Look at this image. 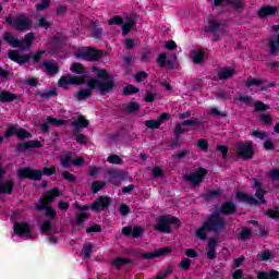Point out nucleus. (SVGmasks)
<instances>
[{"label": "nucleus", "mask_w": 279, "mask_h": 279, "mask_svg": "<svg viewBox=\"0 0 279 279\" xmlns=\"http://www.w3.org/2000/svg\"><path fill=\"white\" fill-rule=\"evenodd\" d=\"M51 221L45 220L40 226V231L43 234H49V232H51Z\"/></svg>", "instance_id": "052dcab7"}, {"label": "nucleus", "mask_w": 279, "mask_h": 279, "mask_svg": "<svg viewBox=\"0 0 279 279\" xmlns=\"http://www.w3.org/2000/svg\"><path fill=\"white\" fill-rule=\"evenodd\" d=\"M70 71L72 73H76L77 75H83V73H84V65L82 63L75 62V63L72 64Z\"/></svg>", "instance_id": "603ef678"}, {"label": "nucleus", "mask_w": 279, "mask_h": 279, "mask_svg": "<svg viewBox=\"0 0 279 279\" xmlns=\"http://www.w3.org/2000/svg\"><path fill=\"white\" fill-rule=\"evenodd\" d=\"M112 265H114V267H123L124 265H134V260L125 257H117L112 262Z\"/></svg>", "instance_id": "4c0bfd02"}, {"label": "nucleus", "mask_w": 279, "mask_h": 279, "mask_svg": "<svg viewBox=\"0 0 279 279\" xmlns=\"http://www.w3.org/2000/svg\"><path fill=\"white\" fill-rule=\"evenodd\" d=\"M56 197H60V189L53 187L50 191H47L37 204L39 206H49L56 202Z\"/></svg>", "instance_id": "2eb2a0df"}, {"label": "nucleus", "mask_w": 279, "mask_h": 279, "mask_svg": "<svg viewBox=\"0 0 279 279\" xmlns=\"http://www.w3.org/2000/svg\"><path fill=\"white\" fill-rule=\"evenodd\" d=\"M90 125V122L84 116H78L76 120L72 121V126L73 128H88Z\"/></svg>", "instance_id": "f704fd0d"}, {"label": "nucleus", "mask_w": 279, "mask_h": 279, "mask_svg": "<svg viewBox=\"0 0 279 279\" xmlns=\"http://www.w3.org/2000/svg\"><path fill=\"white\" fill-rule=\"evenodd\" d=\"M7 25H11L16 32H27L32 27V20L25 15H20L17 17L8 16L5 17Z\"/></svg>", "instance_id": "423d86ee"}, {"label": "nucleus", "mask_w": 279, "mask_h": 279, "mask_svg": "<svg viewBox=\"0 0 279 279\" xmlns=\"http://www.w3.org/2000/svg\"><path fill=\"white\" fill-rule=\"evenodd\" d=\"M124 112H129L130 114H134V112H138L141 110V104L136 101H131L129 104L122 105Z\"/></svg>", "instance_id": "473e14b6"}, {"label": "nucleus", "mask_w": 279, "mask_h": 279, "mask_svg": "<svg viewBox=\"0 0 279 279\" xmlns=\"http://www.w3.org/2000/svg\"><path fill=\"white\" fill-rule=\"evenodd\" d=\"M234 76V69L225 68L222 71L218 72V80H230Z\"/></svg>", "instance_id": "c9c22d12"}, {"label": "nucleus", "mask_w": 279, "mask_h": 279, "mask_svg": "<svg viewBox=\"0 0 279 279\" xmlns=\"http://www.w3.org/2000/svg\"><path fill=\"white\" fill-rule=\"evenodd\" d=\"M253 189H255V197L250 196L248 194L244 192H236L235 197L238 202H244L245 204H248L250 206H258V204H267V201L265 199V195H267V191L263 189V183H260L257 179H255ZM259 199V202H258Z\"/></svg>", "instance_id": "f03ea898"}, {"label": "nucleus", "mask_w": 279, "mask_h": 279, "mask_svg": "<svg viewBox=\"0 0 279 279\" xmlns=\"http://www.w3.org/2000/svg\"><path fill=\"white\" fill-rule=\"evenodd\" d=\"M16 136L20 141H25V138H32V134L29 131L23 128H16L14 125H9L7 131L4 132V138H10L12 136Z\"/></svg>", "instance_id": "f8f14e48"}, {"label": "nucleus", "mask_w": 279, "mask_h": 279, "mask_svg": "<svg viewBox=\"0 0 279 279\" xmlns=\"http://www.w3.org/2000/svg\"><path fill=\"white\" fill-rule=\"evenodd\" d=\"M221 197V191L210 190L205 194V199H219Z\"/></svg>", "instance_id": "09e8293b"}, {"label": "nucleus", "mask_w": 279, "mask_h": 279, "mask_svg": "<svg viewBox=\"0 0 279 279\" xmlns=\"http://www.w3.org/2000/svg\"><path fill=\"white\" fill-rule=\"evenodd\" d=\"M278 12V7L265 5L257 12L259 19H266V16H274Z\"/></svg>", "instance_id": "393cba45"}, {"label": "nucleus", "mask_w": 279, "mask_h": 279, "mask_svg": "<svg viewBox=\"0 0 279 279\" xmlns=\"http://www.w3.org/2000/svg\"><path fill=\"white\" fill-rule=\"evenodd\" d=\"M173 250L171 247H161L155 252L143 253L140 248H131L129 250L130 256L133 258H143L144 260H154V258H160V256H167V254H171Z\"/></svg>", "instance_id": "39448f33"}, {"label": "nucleus", "mask_w": 279, "mask_h": 279, "mask_svg": "<svg viewBox=\"0 0 279 279\" xmlns=\"http://www.w3.org/2000/svg\"><path fill=\"white\" fill-rule=\"evenodd\" d=\"M112 204V198L110 196H98L96 201L92 204L90 209L94 213H101V210H108Z\"/></svg>", "instance_id": "4468645a"}, {"label": "nucleus", "mask_w": 279, "mask_h": 279, "mask_svg": "<svg viewBox=\"0 0 279 279\" xmlns=\"http://www.w3.org/2000/svg\"><path fill=\"white\" fill-rule=\"evenodd\" d=\"M46 51L45 50H39L37 52H31L29 56L31 58H33V63L34 64H38V62H40L43 56H45Z\"/></svg>", "instance_id": "864d4df0"}, {"label": "nucleus", "mask_w": 279, "mask_h": 279, "mask_svg": "<svg viewBox=\"0 0 279 279\" xmlns=\"http://www.w3.org/2000/svg\"><path fill=\"white\" fill-rule=\"evenodd\" d=\"M20 180H32L33 182H40L43 180V170L33 169L32 167H24L17 170Z\"/></svg>", "instance_id": "6e6552de"}, {"label": "nucleus", "mask_w": 279, "mask_h": 279, "mask_svg": "<svg viewBox=\"0 0 279 279\" xmlns=\"http://www.w3.org/2000/svg\"><path fill=\"white\" fill-rule=\"evenodd\" d=\"M8 56L12 62H16V64H27V62L32 60V54L22 56L17 50H9Z\"/></svg>", "instance_id": "a211bd4d"}, {"label": "nucleus", "mask_w": 279, "mask_h": 279, "mask_svg": "<svg viewBox=\"0 0 279 279\" xmlns=\"http://www.w3.org/2000/svg\"><path fill=\"white\" fill-rule=\"evenodd\" d=\"M36 37L34 36V33H28L24 36V39L20 40L19 38L12 36L10 32H5L3 34V40L4 43H8L10 47H13L14 49L19 48L22 49V51H28V49L34 45V39Z\"/></svg>", "instance_id": "7ed1b4c3"}, {"label": "nucleus", "mask_w": 279, "mask_h": 279, "mask_svg": "<svg viewBox=\"0 0 279 279\" xmlns=\"http://www.w3.org/2000/svg\"><path fill=\"white\" fill-rule=\"evenodd\" d=\"M226 226H228L226 219L221 217L219 211L214 210L205 218L202 226L195 231V236L199 241H208V232L219 234V232H223V230H226Z\"/></svg>", "instance_id": "f257e3e1"}, {"label": "nucleus", "mask_w": 279, "mask_h": 279, "mask_svg": "<svg viewBox=\"0 0 279 279\" xmlns=\"http://www.w3.org/2000/svg\"><path fill=\"white\" fill-rule=\"evenodd\" d=\"M101 56H104V51L93 47H87L85 50H77L75 53V58L85 60L86 62H98Z\"/></svg>", "instance_id": "0eeeda50"}, {"label": "nucleus", "mask_w": 279, "mask_h": 279, "mask_svg": "<svg viewBox=\"0 0 279 279\" xmlns=\"http://www.w3.org/2000/svg\"><path fill=\"white\" fill-rule=\"evenodd\" d=\"M43 143L40 141L20 142L16 145V151H28V149H40Z\"/></svg>", "instance_id": "6ab92c4d"}, {"label": "nucleus", "mask_w": 279, "mask_h": 279, "mask_svg": "<svg viewBox=\"0 0 279 279\" xmlns=\"http://www.w3.org/2000/svg\"><path fill=\"white\" fill-rule=\"evenodd\" d=\"M107 162H109V165H123V159L117 154H111L108 156Z\"/></svg>", "instance_id": "de8ad7c7"}, {"label": "nucleus", "mask_w": 279, "mask_h": 279, "mask_svg": "<svg viewBox=\"0 0 279 279\" xmlns=\"http://www.w3.org/2000/svg\"><path fill=\"white\" fill-rule=\"evenodd\" d=\"M19 99V95L10 93L8 90H2L0 93V101L1 104H10L12 101H16Z\"/></svg>", "instance_id": "bb28decb"}, {"label": "nucleus", "mask_w": 279, "mask_h": 279, "mask_svg": "<svg viewBox=\"0 0 279 279\" xmlns=\"http://www.w3.org/2000/svg\"><path fill=\"white\" fill-rule=\"evenodd\" d=\"M264 82V80L251 78L246 81V87L252 88V86H260Z\"/></svg>", "instance_id": "69168bd1"}, {"label": "nucleus", "mask_w": 279, "mask_h": 279, "mask_svg": "<svg viewBox=\"0 0 279 279\" xmlns=\"http://www.w3.org/2000/svg\"><path fill=\"white\" fill-rule=\"evenodd\" d=\"M170 116L169 113H161L157 120H146L144 121V125L149 130H160V125L165 123V121H169Z\"/></svg>", "instance_id": "dca6fc26"}, {"label": "nucleus", "mask_w": 279, "mask_h": 279, "mask_svg": "<svg viewBox=\"0 0 279 279\" xmlns=\"http://www.w3.org/2000/svg\"><path fill=\"white\" fill-rule=\"evenodd\" d=\"M93 97V92L89 88H83L76 92L75 99L76 101H86Z\"/></svg>", "instance_id": "c85d7f7f"}, {"label": "nucleus", "mask_w": 279, "mask_h": 279, "mask_svg": "<svg viewBox=\"0 0 279 279\" xmlns=\"http://www.w3.org/2000/svg\"><path fill=\"white\" fill-rule=\"evenodd\" d=\"M239 241H247V239H252V229L242 228L241 232L238 235Z\"/></svg>", "instance_id": "a19ab883"}, {"label": "nucleus", "mask_w": 279, "mask_h": 279, "mask_svg": "<svg viewBox=\"0 0 279 279\" xmlns=\"http://www.w3.org/2000/svg\"><path fill=\"white\" fill-rule=\"evenodd\" d=\"M257 256L262 263H267V260H271L274 258V254H271V251L269 250L258 253Z\"/></svg>", "instance_id": "c03bdc74"}, {"label": "nucleus", "mask_w": 279, "mask_h": 279, "mask_svg": "<svg viewBox=\"0 0 279 279\" xmlns=\"http://www.w3.org/2000/svg\"><path fill=\"white\" fill-rule=\"evenodd\" d=\"M75 217H76V226H78V228H82L84 221L88 219V214L86 213L75 214Z\"/></svg>", "instance_id": "13d9d810"}, {"label": "nucleus", "mask_w": 279, "mask_h": 279, "mask_svg": "<svg viewBox=\"0 0 279 279\" xmlns=\"http://www.w3.org/2000/svg\"><path fill=\"white\" fill-rule=\"evenodd\" d=\"M108 25H123V17L114 15L108 21Z\"/></svg>", "instance_id": "774afa93"}, {"label": "nucleus", "mask_w": 279, "mask_h": 279, "mask_svg": "<svg viewBox=\"0 0 279 279\" xmlns=\"http://www.w3.org/2000/svg\"><path fill=\"white\" fill-rule=\"evenodd\" d=\"M278 278H279V271L276 269L257 272V279H278Z\"/></svg>", "instance_id": "2f4dec72"}, {"label": "nucleus", "mask_w": 279, "mask_h": 279, "mask_svg": "<svg viewBox=\"0 0 279 279\" xmlns=\"http://www.w3.org/2000/svg\"><path fill=\"white\" fill-rule=\"evenodd\" d=\"M107 177L109 182H111V184H114V186H119V184H121L123 180H128V173L125 172V170L121 169L107 170Z\"/></svg>", "instance_id": "ddd939ff"}, {"label": "nucleus", "mask_w": 279, "mask_h": 279, "mask_svg": "<svg viewBox=\"0 0 279 279\" xmlns=\"http://www.w3.org/2000/svg\"><path fill=\"white\" fill-rule=\"evenodd\" d=\"M219 27H221V23H219L215 20H209L208 27H205V32H206V34H215V32H217V29H219Z\"/></svg>", "instance_id": "e433bc0d"}, {"label": "nucleus", "mask_w": 279, "mask_h": 279, "mask_svg": "<svg viewBox=\"0 0 279 279\" xmlns=\"http://www.w3.org/2000/svg\"><path fill=\"white\" fill-rule=\"evenodd\" d=\"M49 125H56V128H61V125H66V120L48 117L47 123H43L40 126L41 132H44L45 134H49L50 132Z\"/></svg>", "instance_id": "f3484780"}, {"label": "nucleus", "mask_w": 279, "mask_h": 279, "mask_svg": "<svg viewBox=\"0 0 279 279\" xmlns=\"http://www.w3.org/2000/svg\"><path fill=\"white\" fill-rule=\"evenodd\" d=\"M93 71H96L97 72V75L99 77V80H110V74L108 73L107 70H101L99 68H94Z\"/></svg>", "instance_id": "5fc2aeb1"}, {"label": "nucleus", "mask_w": 279, "mask_h": 279, "mask_svg": "<svg viewBox=\"0 0 279 279\" xmlns=\"http://www.w3.org/2000/svg\"><path fill=\"white\" fill-rule=\"evenodd\" d=\"M13 230L17 236H29L32 234V229L27 222H15Z\"/></svg>", "instance_id": "4be33fe9"}, {"label": "nucleus", "mask_w": 279, "mask_h": 279, "mask_svg": "<svg viewBox=\"0 0 279 279\" xmlns=\"http://www.w3.org/2000/svg\"><path fill=\"white\" fill-rule=\"evenodd\" d=\"M62 178L64 180H66L68 182H70L71 184H75V182H77V177H75V174L69 172V171H63L61 173Z\"/></svg>", "instance_id": "3c124183"}, {"label": "nucleus", "mask_w": 279, "mask_h": 279, "mask_svg": "<svg viewBox=\"0 0 279 279\" xmlns=\"http://www.w3.org/2000/svg\"><path fill=\"white\" fill-rule=\"evenodd\" d=\"M89 32L94 40H101L104 38V27L98 21H92L89 24Z\"/></svg>", "instance_id": "aec40b11"}, {"label": "nucleus", "mask_w": 279, "mask_h": 279, "mask_svg": "<svg viewBox=\"0 0 279 279\" xmlns=\"http://www.w3.org/2000/svg\"><path fill=\"white\" fill-rule=\"evenodd\" d=\"M122 234L124 236H132L133 239H138L143 235V227L135 226L133 227V229L131 226L124 227L122 228Z\"/></svg>", "instance_id": "b1692460"}, {"label": "nucleus", "mask_w": 279, "mask_h": 279, "mask_svg": "<svg viewBox=\"0 0 279 279\" xmlns=\"http://www.w3.org/2000/svg\"><path fill=\"white\" fill-rule=\"evenodd\" d=\"M266 217H269V219H275V221H279V207L267 209Z\"/></svg>", "instance_id": "37998d69"}, {"label": "nucleus", "mask_w": 279, "mask_h": 279, "mask_svg": "<svg viewBox=\"0 0 279 279\" xmlns=\"http://www.w3.org/2000/svg\"><path fill=\"white\" fill-rule=\"evenodd\" d=\"M133 27H136V20L134 17H128L126 23H122V35L128 36Z\"/></svg>", "instance_id": "7c9ffc66"}, {"label": "nucleus", "mask_w": 279, "mask_h": 279, "mask_svg": "<svg viewBox=\"0 0 279 279\" xmlns=\"http://www.w3.org/2000/svg\"><path fill=\"white\" fill-rule=\"evenodd\" d=\"M90 254H93V243L87 242L83 246L81 256H83V258H90Z\"/></svg>", "instance_id": "79ce46f5"}, {"label": "nucleus", "mask_w": 279, "mask_h": 279, "mask_svg": "<svg viewBox=\"0 0 279 279\" xmlns=\"http://www.w3.org/2000/svg\"><path fill=\"white\" fill-rule=\"evenodd\" d=\"M157 64H159L161 69H165V66H167V53H159V56L157 57Z\"/></svg>", "instance_id": "e2e57ef3"}, {"label": "nucleus", "mask_w": 279, "mask_h": 279, "mask_svg": "<svg viewBox=\"0 0 279 279\" xmlns=\"http://www.w3.org/2000/svg\"><path fill=\"white\" fill-rule=\"evenodd\" d=\"M14 192V181L7 180L4 183H0V195H12Z\"/></svg>", "instance_id": "a878e982"}, {"label": "nucleus", "mask_w": 279, "mask_h": 279, "mask_svg": "<svg viewBox=\"0 0 279 279\" xmlns=\"http://www.w3.org/2000/svg\"><path fill=\"white\" fill-rule=\"evenodd\" d=\"M100 95H106L110 93V90H114V80H110L109 82H101L98 88Z\"/></svg>", "instance_id": "c756f323"}, {"label": "nucleus", "mask_w": 279, "mask_h": 279, "mask_svg": "<svg viewBox=\"0 0 279 279\" xmlns=\"http://www.w3.org/2000/svg\"><path fill=\"white\" fill-rule=\"evenodd\" d=\"M39 69H44L45 73H47V75H49L50 77H53V75L60 73V65L51 61H44L39 64Z\"/></svg>", "instance_id": "412c9836"}, {"label": "nucleus", "mask_w": 279, "mask_h": 279, "mask_svg": "<svg viewBox=\"0 0 279 279\" xmlns=\"http://www.w3.org/2000/svg\"><path fill=\"white\" fill-rule=\"evenodd\" d=\"M228 5H232L235 10H243V0H226Z\"/></svg>", "instance_id": "680f3d73"}, {"label": "nucleus", "mask_w": 279, "mask_h": 279, "mask_svg": "<svg viewBox=\"0 0 279 279\" xmlns=\"http://www.w3.org/2000/svg\"><path fill=\"white\" fill-rule=\"evenodd\" d=\"M186 134V129L182 128V123H177L174 128V138L175 141H180V135Z\"/></svg>", "instance_id": "4d7b16f0"}, {"label": "nucleus", "mask_w": 279, "mask_h": 279, "mask_svg": "<svg viewBox=\"0 0 279 279\" xmlns=\"http://www.w3.org/2000/svg\"><path fill=\"white\" fill-rule=\"evenodd\" d=\"M218 213L225 217H230V215H234L236 213V205L231 201H227L221 204Z\"/></svg>", "instance_id": "5701e85b"}, {"label": "nucleus", "mask_w": 279, "mask_h": 279, "mask_svg": "<svg viewBox=\"0 0 279 279\" xmlns=\"http://www.w3.org/2000/svg\"><path fill=\"white\" fill-rule=\"evenodd\" d=\"M268 178H270L272 182H279V169L275 168L270 170V172L268 173Z\"/></svg>", "instance_id": "338daca9"}, {"label": "nucleus", "mask_w": 279, "mask_h": 279, "mask_svg": "<svg viewBox=\"0 0 279 279\" xmlns=\"http://www.w3.org/2000/svg\"><path fill=\"white\" fill-rule=\"evenodd\" d=\"M137 93H141V89H138L136 86H134L133 84H129L124 87L122 95L124 97H128L130 95H136Z\"/></svg>", "instance_id": "58836bf2"}, {"label": "nucleus", "mask_w": 279, "mask_h": 279, "mask_svg": "<svg viewBox=\"0 0 279 279\" xmlns=\"http://www.w3.org/2000/svg\"><path fill=\"white\" fill-rule=\"evenodd\" d=\"M48 8H51V0H41L40 3H37L35 5V10L37 12H43L47 10Z\"/></svg>", "instance_id": "a18cd8bd"}, {"label": "nucleus", "mask_w": 279, "mask_h": 279, "mask_svg": "<svg viewBox=\"0 0 279 279\" xmlns=\"http://www.w3.org/2000/svg\"><path fill=\"white\" fill-rule=\"evenodd\" d=\"M206 175H208V170L206 168H198L195 172L184 174L183 180L190 182L192 186H199Z\"/></svg>", "instance_id": "1a4fd4ad"}, {"label": "nucleus", "mask_w": 279, "mask_h": 279, "mask_svg": "<svg viewBox=\"0 0 279 279\" xmlns=\"http://www.w3.org/2000/svg\"><path fill=\"white\" fill-rule=\"evenodd\" d=\"M236 154L242 160H252L254 158V146L251 142H243L238 144Z\"/></svg>", "instance_id": "9b49d317"}, {"label": "nucleus", "mask_w": 279, "mask_h": 279, "mask_svg": "<svg viewBox=\"0 0 279 279\" xmlns=\"http://www.w3.org/2000/svg\"><path fill=\"white\" fill-rule=\"evenodd\" d=\"M173 274V267L168 266L163 271H159L155 279H167Z\"/></svg>", "instance_id": "49530a36"}, {"label": "nucleus", "mask_w": 279, "mask_h": 279, "mask_svg": "<svg viewBox=\"0 0 279 279\" xmlns=\"http://www.w3.org/2000/svg\"><path fill=\"white\" fill-rule=\"evenodd\" d=\"M100 84H101V81H99L96 77H92L87 82L88 89L92 90V92L95 90V88L99 89Z\"/></svg>", "instance_id": "8fccbe9b"}, {"label": "nucleus", "mask_w": 279, "mask_h": 279, "mask_svg": "<svg viewBox=\"0 0 279 279\" xmlns=\"http://www.w3.org/2000/svg\"><path fill=\"white\" fill-rule=\"evenodd\" d=\"M86 82L84 76H75L73 74L63 75L59 78L58 85L60 88H66L69 85L82 86Z\"/></svg>", "instance_id": "9d476101"}, {"label": "nucleus", "mask_w": 279, "mask_h": 279, "mask_svg": "<svg viewBox=\"0 0 279 279\" xmlns=\"http://www.w3.org/2000/svg\"><path fill=\"white\" fill-rule=\"evenodd\" d=\"M279 44L276 40L269 43V53L270 56H278Z\"/></svg>", "instance_id": "bf43d9fd"}, {"label": "nucleus", "mask_w": 279, "mask_h": 279, "mask_svg": "<svg viewBox=\"0 0 279 279\" xmlns=\"http://www.w3.org/2000/svg\"><path fill=\"white\" fill-rule=\"evenodd\" d=\"M104 186H106V183H104L101 181H94L92 183V193H97L98 191H101V189H104Z\"/></svg>", "instance_id": "0e129e2a"}, {"label": "nucleus", "mask_w": 279, "mask_h": 279, "mask_svg": "<svg viewBox=\"0 0 279 279\" xmlns=\"http://www.w3.org/2000/svg\"><path fill=\"white\" fill-rule=\"evenodd\" d=\"M204 58H206L204 50H198L193 53L192 62H194V64H202L204 62Z\"/></svg>", "instance_id": "ea45409f"}, {"label": "nucleus", "mask_w": 279, "mask_h": 279, "mask_svg": "<svg viewBox=\"0 0 279 279\" xmlns=\"http://www.w3.org/2000/svg\"><path fill=\"white\" fill-rule=\"evenodd\" d=\"M171 226L178 230L180 226H182V221L174 216H161L157 219V223L155 225V230L157 232H161L162 234H171Z\"/></svg>", "instance_id": "20e7f679"}, {"label": "nucleus", "mask_w": 279, "mask_h": 279, "mask_svg": "<svg viewBox=\"0 0 279 279\" xmlns=\"http://www.w3.org/2000/svg\"><path fill=\"white\" fill-rule=\"evenodd\" d=\"M37 97H41V99H51V97H58V89L56 87L50 88L45 92H37Z\"/></svg>", "instance_id": "72a5a7b5"}, {"label": "nucleus", "mask_w": 279, "mask_h": 279, "mask_svg": "<svg viewBox=\"0 0 279 279\" xmlns=\"http://www.w3.org/2000/svg\"><path fill=\"white\" fill-rule=\"evenodd\" d=\"M35 208L36 210H46V217H48V219H56L58 215V213H56V209H53V207H50L48 205L36 204Z\"/></svg>", "instance_id": "cd10ccee"}, {"label": "nucleus", "mask_w": 279, "mask_h": 279, "mask_svg": "<svg viewBox=\"0 0 279 279\" xmlns=\"http://www.w3.org/2000/svg\"><path fill=\"white\" fill-rule=\"evenodd\" d=\"M71 165H73V159L71 158V155H64L61 158V167H63V169H69Z\"/></svg>", "instance_id": "6e6d98bb"}]
</instances>
